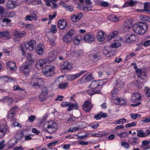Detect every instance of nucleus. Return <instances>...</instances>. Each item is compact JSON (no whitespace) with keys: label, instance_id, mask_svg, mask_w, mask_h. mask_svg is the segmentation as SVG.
<instances>
[{"label":"nucleus","instance_id":"nucleus-37","mask_svg":"<svg viewBox=\"0 0 150 150\" xmlns=\"http://www.w3.org/2000/svg\"><path fill=\"white\" fill-rule=\"evenodd\" d=\"M117 135L122 139L127 137L128 135V134L127 132L125 131L121 133L117 134Z\"/></svg>","mask_w":150,"mask_h":150},{"label":"nucleus","instance_id":"nucleus-54","mask_svg":"<svg viewBox=\"0 0 150 150\" xmlns=\"http://www.w3.org/2000/svg\"><path fill=\"white\" fill-rule=\"evenodd\" d=\"M42 93L47 95L48 93L47 88L46 87H44L42 89Z\"/></svg>","mask_w":150,"mask_h":150},{"label":"nucleus","instance_id":"nucleus-53","mask_svg":"<svg viewBox=\"0 0 150 150\" xmlns=\"http://www.w3.org/2000/svg\"><path fill=\"white\" fill-rule=\"evenodd\" d=\"M132 140L130 141V144L132 145H135L138 144L139 143V141L136 140L134 139H132Z\"/></svg>","mask_w":150,"mask_h":150},{"label":"nucleus","instance_id":"nucleus-17","mask_svg":"<svg viewBox=\"0 0 150 150\" xmlns=\"http://www.w3.org/2000/svg\"><path fill=\"white\" fill-rule=\"evenodd\" d=\"M133 21L132 20H126L124 24L123 28L125 31L128 30L129 28L131 27Z\"/></svg>","mask_w":150,"mask_h":150},{"label":"nucleus","instance_id":"nucleus-8","mask_svg":"<svg viewBox=\"0 0 150 150\" xmlns=\"http://www.w3.org/2000/svg\"><path fill=\"white\" fill-rule=\"evenodd\" d=\"M89 57L90 60L96 62L101 58L100 54L98 52L92 53L89 55Z\"/></svg>","mask_w":150,"mask_h":150},{"label":"nucleus","instance_id":"nucleus-51","mask_svg":"<svg viewBox=\"0 0 150 150\" xmlns=\"http://www.w3.org/2000/svg\"><path fill=\"white\" fill-rule=\"evenodd\" d=\"M59 142V141H55L52 142L47 144V146L50 148V147H52L54 146L55 144H57V142Z\"/></svg>","mask_w":150,"mask_h":150},{"label":"nucleus","instance_id":"nucleus-27","mask_svg":"<svg viewBox=\"0 0 150 150\" xmlns=\"http://www.w3.org/2000/svg\"><path fill=\"white\" fill-rule=\"evenodd\" d=\"M117 102L115 104L117 105H123L126 103L125 100L120 98H116L115 99Z\"/></svg>","mask_w":150,"mask_h":150},{"label":"nucleus","instance_id":"nucleus-33","mask_svg":"<svg viewBox=\"0 0 150 150\" xmlns=\"http://www.w3.org/2000/svg\"><path fill=\"white\" fill-rule=\"evenodd\" d=\"M108 18L109 20L112 22H117L118 20V18L114 15H110Z\"/></svg>","mask_w":150,"mask_h":150},{"label":"nucleus","instance_id":"nucleus-9","mask_svg":"<svg viewBox=\"0 0 150 150\" xmlns=\"http://www.w3.org/2000/svg\"><path fill=\"white\" fill-rule=\"evenodd\" d=\"M93 79V78L91 74H90L88 75H86V74L79 79V81L81 83H82L86 82L91 81Z\"/></svg>","mask_w":150,"mask_h":150},{"label":"nucleus","instance_id":"nucleus-10","mask_svg":"<svg viewBox=\"0 0 150 150\" xmlns=\"http://www.w3.org/2000/svg\"><path fill=\"white\" fill-rule=\"evenodd\" d=\"M93 105L89 101H85L84 105L82 106L83 109L86 112H89L92 108Z\"/></svg>","mask_w":150,"mask_h":150},{"label":"nucleus","instance_id":"nucleus-20","mask_svg":"<svg viewBox=\"0 0 150 150\" xmlns=\"http://www.w3.org/2000/svg\"><path fill=\"white\" fill-rule=\"evenodd\" d=\"M83 16V14L80 13L77 15H73L71 18L72 21L74 22H76L79 21Z\"/></svg>","mask_w":150,"mask_h":150},{"label":"nucleus","instance_id":"nucleus-61","mask_svg":"<svg viewBox=\"0 0 150 150\" xmlns=\"http://www.w3.org/2000/svg\"><path fill=\"white\" fill-rule=\"evenodd\" d=\"M116 87L121 88L124 86V83L122 82H120L119 83H117L116 85Z\"/></svg>","mask_w":150,"mask_h":150},{"label":"nucleus","instance_id":"nucleus-23","mask_svg":"<svg viewBox=\"0 0 150 150\" xmlns=\"http://www.w3.org/2000/svg\"><path fill=\"white\" fill-rule=\"evenodd\" d=\"M7 68H10L11 70H15L16 69V64L13 62L9 61L7 65Z\"/></svg>","mask_w":150,"mask_h":150},{"label":"nucleus","instance_id":"nucleus-3","mask_svg":"<svg viewBox=\"0 0 150 150\" xmlns=\"http://www.w3.org/2000/svg\"><path fill=\"white\" fill-rule=\"evenodd\" d=\"M54 67L53 66H50V65H47L46 66L43 70L42 72H44V75L46 77L52 76L54 73L53 70Z\"/></svg>","mask_w":150,"mask_h":150},{"label":"nucleus","instance_id":"nucleus-35","mask_svg":"<svg viewBox=\"0 0 150 150\" xmlns=\"http://www.w3.org/2000/svg\"><path fill=\"white\" fill-rule=\"evenodd\" d=\"M103 54L105 55L107 57H110L111 55V52H110L109 50L105 49H103Z\"/></svg>","mask_w":150,"mask_h":150},{"label":"nucleus","instance_id":"nucleus-5","mask_svg":"<svg viewBox=\"0 0 150 150\" xmlns=\"http://www.w3.org/2000/svg\"><path fill=\"white\" fill-rule=\"evenodd\" d=\"M24 46L27 50L32 51L35 49L36 46L35 41L31 40L29 42H26L25 43Z\"/></svg>","mask_w":150,"mask_h":150},{"label":"nucleus","instance_id":"nucleus-24","mask_svg":"<svg viewBox=\"0 0 150 150\" xmlns=\"http://www.w3.org/2000/svg\"><path fill=\"white\" fill-rule=\"evenodd\" d=\"M36 52L38 54L42 55L43 53L44 49L42 47V44H39L36 48Z\"/></svg>","mask_w":150,"mask_h":150},{"label":"nucleus","instance_id":"nucleus-44","mask_svg":"<svg viewBox=\"0 0 150 150\" xmlns=\"http://www.w3.org/2000/svg\"><path fill=\"white\" fill-rule=\"evenodd\" d=\"M1 78V79H4V80L7 82L12 81L13 80L12 78L10 77L7 76H2Z\"/></svg>","mask_w":150,"mask_h":150},{"label":"nucleus","instance_id":"nucleus-49","mask_svg":"<svg viewBox=\"0 0 150 150\" xmlns=\"http://www.w3.org/2000/svg\"><path fill=\"white\" fill-rule=\"evenodd\" d=\"M139 18L141 20L144 21H148L149 19V18L148 16L143 15H140Z\"/></svg>","mask_w":150,"mask_h":150},{"label":"nucleus","instance_id":"nucleus-31","mask_svg":"<svg viewBox=\"0 0 150 150\" xmlns=\"http://www.w3.org/2000/svg\"><path fill=\"white\" fill-rule=\"evenodd\" d=\"M10 34V32L8 30H4L0 32V38L8 36Z\"/></svg>","mask_w":150,"mask_h":150},{"label":"nucleus","instance_id":"nucleus-60","mask_svg":"<svg viewBox=\"0 0 150 150\" xmlns=\"http://www.w3.org/2000/svg\"><path fill=\"white\" fill-rule=\"evenodd\" d=\"M49 41L50 44L52 45L53 46L56 45L54 39L53 38H52L49 39Z\"/></svg>","mask_w":150,"mask_h":150},{"label":"nucleus","instance_id":"nucleus-11","mask_svg":"<svg viewBox=\"0 0 150 150\" xmlns=\"http://www.w3.org/2000/svg\"><path fill=\"white\" fill-rule=\"evenodd\" d=\"M141 99V94L137 92L134 93L131 97V100L133 102H136Z\"/></svg>","mask_w":150,"mask_h":150},{"label":"nucleus","instance_id":"nucleus-47","mask_svg":"<svg viewBox=\"0 0 150 150\" xmlns=\"http://www.w3.org/2000/svg\"><path fill=\"white\" fill-rule=\"evenodd\" d=\"M75 33V31L73 29H71L66 34L72 37V36Z\"/></svg>","mask_w":150,"mask_h":150},{"label":"nucleus","instance_id":"nucleus-2","mask_svg":"<svg viewBox=\"0 0 150 150\" xmlns=\"http://www.w3.org/2000/svg\"><path fill=\"white\" fill-rule=\"evenodd\" d=\"M57 128V124L52 121L45 123L43 126V130L49 133H54Z\"/></svg>","mask_w":150,"mask_h":150},{"label":"nucleus","instance_id":"nucleus-55","mask_svg":"<svg viewBox=\"0 0 150 150\" xmlns=\"http://www.w3.org/2000/svg\"><path fill=\"white\" fill-rule=\"evenodd\" d=\"M118 90L115 87L114 88V90L111 92V95L112 97H115L116 95L117 94Z\"/></svg>","mask_w":150,"mask_h":150},{"label":"nucleus","instance_id":"nucleus-36","mask_svg":"<svg viewBox=\"0 0 150 150\" xmlns=\"http://www.w3.org/2000/svg\"><path fill=\"white\" fill-rule=\"evenodd\" d=\"M57 56V52L55 51H52L49 54V57L50 58L55 59Z\"/></svg>","mask_w":150,"mask_h":150},{"label":"nucleus","instance_id":"nucleus-12","mask_svg":"<svg viewBox=\"0 0 150 150\" xmlns=\"http://www.w3.org/2000/svg\"><path fill=\"white\" fill-rule=\"evenodd\" d=\"M31 67V65L27 64L26 65L21 66L19 68V70L26 74L30 71Z\"/></svg>","mask_w":150,"mask_h":150},{"label":"nucleus","instance_id":"nucleus-26","mask_svg":"<svg viewBox=\"0 0 150 150\" xmlns=\"http://www.w3.org/2000/svg\"><path fill=\"white\" fill-rule=\"evenodd\" d=\"M72 38L67 34L64 35L63 38V41L64 42L67 43L71 42L72 40Z\"/></svg>","mask_w":150,"mask_h":150},{"label":"nucleus","instance_id":"nucleus-42","mask_svg":"<svg viewBox=\"0 0 150 150\" xmlns=\"http://www.w3.org/2000/svg\"><path fill=\"white\" fill-rule=\"evenodd\" d=\"M121 46V44L120 43L117 42L112 43L111 45V47L112 48H117L118 47Z\"/></svg>","mask_w":150,"mask_h":150},{"label":"nucleus","instance_id":"nucleus-45","mask_svg":"<svg viewBox=\"0 0 150 150\" xmlns=\"http://www.w3.org/2000/svg\"><path fill=\"white\" fill-rule=\"evenodd\" d=\"M83 54V52L81 50H78L76 51L75 54L74 55L76 57H79L82 56Z\"/></svg>","mask_w":150,"mask_h":150},{"label":"nucleus","instance_id":"nucleus-7","mask_svg":"<svg viewBox=\"0 0 150 150\" xmlns=\"http://www.w3.org/2000/svg\"><path fill=\"white\" fill-rule=\"evenodd\" d=\"M60 69L61 70H66L69 71L72 69V64L68 61L63 62L60 66Z\"/></svg>","mask_w":150,"mask_h":150},{"label":"nucleus","instance_id":"nucleus-22","mask_svg":"<svg viewBox=\"0 0 150 150\" xmlns=\"http://www.w3.org/2000/svg\"><path fill=\"white\" fill-rule=\"evenodd\" d=\"M136 72L138 78H140L141 79L143 80L145 79L146 76L145 75V73L144 72H142L141 69H137L136 70Z\"/></svg>","mask_w":150,"mask_h":150},{"label":"nucleus","instance_id":"nucleus-63","mask_svg":"<svg viewBox=\"0 0 150 150\" xmlns=\"http://www.w3.org/2000/svg\"><path fill=\"white\" fill-rule=\"evenodd\" d=\"M36 118L35 115H31L28 118V120L29 122H32Z\"/></svg>","mask_w":150,"mask_h":150},{"label":"nucleus","instance_id":"nucleus-50","mask_svg":"<svg viewBox=\"0 0 150 150\" xmlns=\"http://www.w3.org/2000/svg\"><path fill=\"white\" fill-rule=\"evenodd\" d=\"M8 118L10 119L11 118L13 117L15 115V112L10 110L8 112Z\"/></svg>","mask_w":150,"mask_h":150},{"label":"nucleus","instance_id":"nucleus-48","mask_svg":"<svg viewBox=\"0 0 150 150\" xmlns=\"http://www.w3.org/2000/svg\"><path fill=\"white\" fill-rule=\"evenodd\" d=\"M137 124V122H132L131 123H129L125 125V127H132L135 126Z\"/></svg>","mask_w":150,"mask_h":150},{"label":"nucleus","instance_id":"nucleus-32","mask_svg":"<svg viewBox=\"0 0 150 150\" xmlns=\"http://www.w3.org/2000/svg\"><path fill=\"white\" fill-rule=\"evenodd\" d=\"M136 2L132 0H130L129 1H127L124 4V6L125 7H127L129 6H132L135 4Z\"/></svg>","mask_w":150,"mask_h":150},{"label":"nucleus","instance_id":"nucleus-52","mask_svg":"<svg viewBox=\"0 0 150 150\" xmlns=\"http://www.w3.org/2000/svg\"><path fill=\"white\" fill-rule=\"evenodd\" d=\"M144 8L146 10V11L147 12L149 11V10L147 9H150V3H145L144 5Z\"/></svg>","mask_w":150,"mask_h":150},{"label":"nucleus","instance_id":"nucleus-58","mask_svg":"<svg viewBox=\"0 0 150 150\" xmlns=\"http://www.w3.org/2000/svg\"><path fill=\"white\" fill-rule=\"evenodd\" d=\"M51 31L53 33H55L57 32V28L55 25H53L52 26L51 28Z\"/></svg>","mask_w":150,"mask_h":150},{"label":"nucleus","instance_id":"nucleus-59","mask_svg":"<svg viewBox=\"0 0 150 150\" xmlns=\"http://www.w3.org/2000/svg\"><path fill=\"white\" fill-rule=\"evenodd\" d=\"M65 9L68 11H70L71 12L73 11V7L71 6L67 5V7H65Z\"/></svg>","mask_w":150,"mask_h":150},{"label":"nucleus","instance_id":"nucleus-14","mask_svg":"<svg viewBox=\"0 0 150 150\" xmlns=\"http://www.w3.org/2000/svg\"><path fill=\"white\" fill-rule=\"evenodd\" d=\"M84 40L88 42L91 43L94 41L95 38L94 36L89 33L86 35L83 38Z\"/></svg>","mask_w":150,"mask_h":150},{"label":"nucleus","instance_id":"nucleus-39","mask_svg":"<svg viewBox=\"0 0 150 150\" xmlns=\"http://www.w3.org/2000/svg\"><path fill=\"white\" fill-rule=\"evenodd\" d=\"M37 12L33 11H30V16L34 20H36L38 18L36 16Z\"/></svg>","mask_w":150,"mask_h":150},{"label":"nucleus","instance_id":"nucleus-62","mask_svg":"<svg viewBox=\"0 0 150 150\" xmlns=\"http://www.w3.org/2000/svg\"><path fill=\"white\" fill-rule=\"evenodd\" d=\"M57 15V13L56 12H54V13L53 14L51 15H49V19L50 20H52L53 18H55Z\"/></svg>","mask_w":150,"mask_h":150},{"label":"nucleus","instance_id":"nucleus-40","mask_svg":"<svg viewBox=\"0 0 150 150\" xmlns=\"http://www.w3.org/2000/svg\"><path fill=\"white\" fill-rule=\"evenodd\" d=\"M47 95L41 93L39 96L40 100L42 101H44L47 98Z\"/></svg>","mask_w":150,"mask_h":150},{"label":"nucleus","instance_id":"nucleus-64","mask_svg":"<svg viewBox=\"0 0 150 150\" xmlns=\"http://www.w3.org/2000/svg\"><path fill=\"white\" fill-rule=\"evenodd\" d=\"M25 19L26 21H31L34 20L30 15H28L25 17Z\"/></svg>","mask_w":150,"mask_h":150},{"label":"nucleus","instance_id":"nucleus-18","mask_svg":"<svg viewBox=\"0 0 150 150\" xmlns=\"http://www.w3.org/2000/svg\"><path fill=\"white\" fill-rule=\"evenodd\" d=\"M137 38V36L133 34H131L128 36L126 40V42L128 44L134 42Z\"/></svg>","mask_w":150,"mask_h":150},{"label":"nucleus","instance_id":"nucleus-13","mask_svg":"<svg viewBox=\"0 0 150 150\" xmlns=\"http://www.w3.org/2000/svg\"><path fill=\"white\" fill-rule=\"evenodd\" d=\"M67 21L63 19H61L58 23V27L60 30L64 29L67 26Z\"/></svg>","mask_w":150,"mask_h":150},{"label":"nucleus","instance_id":"nucleus-4","mask_svg":"<svg viewBox=\"0 0 150 150\" xmlns=\"http://www.w3.org/2000/svg\"><path fill=\"white\" fill-rule=\"evenodd\" d=\"M51 61L49 59H42L38 60L37 61L36 64V67L38 69L42 68L45 64L47 63H49Z\"/></svg>","mask_w":150,"mask_h":150},{"label":"nucleus","instance_id":"nucleus-38","mask_svg":"<svg viewBox=\"0 0 150 150\" xmlns=\"http://www.w3.org/2000/svg\"><path fill=\"white\" fill-rule=\"evenodd\" d=\"M68 84L67 82L61 83L59 84V87L61 89H63L67 87Z\"/></svg>","mask_w":150,"mask_h":150},{"label":"nucleus","instance_id":"nucleus-25","mask_svg":"<svg viewBox=\"0 0 150 150\" xmlns=\"http://www.w3.org/2000/svg\"><path fill=\"white\" fill-rule=\"evenodd\" d=\"M118 32L117 31H114L110 33L108 35V40H110L115 37L118 34Z\"/></svg>","mask_w":150,"mask_h":150},{"label":"nucleus","instance_id":"nucleus-56","mask_svg":"<svg viewBox=\"0 0 150 150\" xmlns=\"http://www.w3.org/2000/svg\"><path fill=\"white\" fill-rule=\"evenodd\" d=\"M122 146H123L125 148L128 149L129 146V144L125 142H121Z\"/></svg>","mask_w":150,"mask_h":150},{"label":"nucleus","instance_id":"nucleus-1","mask_svg":"<svg viewBox=\"0 0 150 150\" xmlns=\"http://www.w3.org/2000/svg\"><path fill=\"white\" fill-rule=\"evenodd\" d=\"M147 27V24L146 22L140 21L134 23L132 26V29L136 33L143 35L146 31Z\"/></svg>","mask_w":150,"mask_h":150},{"label":"nucleus","instance_id":"nucleus-29","mask_svg":"<svg viewBox=\"0 0 150 150\" xmlns=\"http://www.w3.org/2000/svg\"><path fill=\"white\" fill-rule=\"evenodd\" d=\"M68 106V108L67 109V110L69 111L71 110L74 108L75 109H77V104L73 103L70 102H69Z\"/></svg>","mask_w":150,"mask_h":150},{"label":"nucleus","instance_id":"nucleus-28","mask_svg":"<svg viewBox=\"0 0 150 150\" xmlns=\"http://www.w3.org/2000/svg\"><path fill=\"white\" fill-rule=\"evenodd\" d=\"M17 141H15L14 139H12L8 142V144L9 145L8 147L11 148L14 146L17 143Z\"/></svg>","mask_w":150,"mask_h":150},{"label":"nucleus","instance_id":"nucleus-30","mask_svg":"<svg viewBox=\"0 0 150 150\" xmlns=\"http://www.w3.org/2000/svg\"><path fill=\"white\" fill-rule=\"evenodd\" d=\"M36 80L38 82L35 83H34L33 84V86L35 87L38 86L39 87H40V86L43 83V81L42 79L40 78H37Z\"/></svg>","mask_w":150,"mask_h":150},{"label":"nucleus","instance_id":"nucleus-15","mask_svg":"<svg viewBox=\"0 0 150 150\" xmlns=\"http://www.w3.org/2000/svg\"><path fill=\"white\" fill-rule=\"evenodd\" d=\"M150 132L149 130H147L146 133L143 132L142 130H137V135L140 137H145L149 135Z\"/></svg>","mask_w":150,"mask_h":150},{"label":"nucleus","instance_id":"nucleus-43","mask_svg":"<svg viewBox=\"0 0 150 150\" xmlns=\"http://www.w3.org/2000/svg\"><path fill=\"white\" fill-rule=\"evenodd\" d=\"M5 100L6 102L8 103V105H11L13 103V100L12 98H11L6 97L5 98Z\"/></svg>","mask_w":150,"mask_h":150},{"label":"nucleus","instance_id":"nucleus-16","mask_svg":"<svg viewBox=\"0 0 150 150\" xmlns=\"http://www.w3.org/2000/svg\"><path fill=\"white\" fill-rule=\"evenodd\" d=\"M106 36V34L103 31H99L98 32L97 37L98 41L101 42L103 41L105 39Z\"/></svg>","mask_w":150,"mask_h":150},{"label":"nucleus","instance_id":"nucleus-21","mask_svg":"<svg viewBox=\"0 0 150 150\" xmlns=\"http://www.w3.org/2000/svg\"><path fill=\"white\" fill-rule=\"evenodd\" d=\"M100 81V80H96L92 81L89 86V87L92 89H94L97 87L98 86H102L103 85V84H100V83H99V82Z\"/></svg>","mask_w":150,"mask_h":150},{"label":"nucleus","instance_id":"nucleus-19","mask_svg":"<svg viewBox=\"0 0 150 150\" xmlns=\"http://www.w3.org/2000/svg\"><path fill=\"white\" fill-rule=\"evenodd\" d=\"M8 129L7 126L3 125L0 127V138H2L6 134Z\"/></svg>","mask_w":150,"mask_h":150},{"label":"nucleus","instance_id":"nucleus-46","mask_svg":"<svg viewBox=\"0 0 150 150\" xmlns=\"http://www.w3.org/2000/svg\"><path fill=\"white\" fill-rule=\"evenodd\" d=\"M126 121V120L125 119H120L119 120L115 121V124H124L125 122Z\"/></svg>","mask_w":150,"mask_h":150},{"label":"nucleus","instance_id":"nucleus-41","mask_svg":"<svg viewBox=\"0 0 150 150\" xmlns=\"http://www.w3.org/2000/svg\"><path fill=\"white\" fill-rule=\"evenodd\" d=\"M13 35L17 38H19L22 37L23 35L20 32L17 31H15Z\"/></svg>","mask_w":150,"mask_h":150},{"label":"nucleus","instance_id":"nucleus-34","mask_svg":"<svg viewBox=\"0 0 150 150\" xmlns=\"http://www.w3.org/2000/svg\"><path fill=\"white\" fill-rule=\"evenodd\" d=\"M23 133L21 132H18L15 136V138L17 140H20L23 136Z\"/></svg>","mask_w":150,"mask_h":150},{"label":"nucleus","instance_id":"nucleus-57","mask_svg":"<svg viewBox=\"0 0 150 150\" xmlns=\"http://www.w3.org/2000/svg\"><path fill=\"white\" fill-rule=\"evenodd\" d=\"M75 119L74 117L71 116L67 119V122L68 123H70L74 122Z\"/></svg>","mask_w":150,"mask_h":150},{"label":"nucleus","instance_id":"nucleus-6","mask_svg":"<svg viewBox=\"0 0 150 150\" xmlns=\"http://www.w3.org/2000/svg\"><path fill=\"white\" fill-rule=\"evenodd\" d=\"M86 72V71H81L80 73H78L76 74L73 75H67L66 76V79L69 81H72L75 79L79 78L83 74H84Z\"/></svg>","mask_w":150,"mask_h":150}]
</instances>
